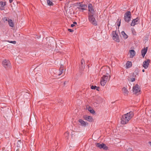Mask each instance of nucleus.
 Wrapping results in <instances>:
<instances>
[{
  "label": "nucleus",
  "mask_w": 151,
  "mask_h": 151,
  "mask_svg": "<svg viewBox=\"0 0 151 151\" xmlns=\"http://www.w3.org/2000/svg\"><path fill=\"white\" fill-rule=\"evenodd\" d=\"M88 8L89 21L93 25L96 26L97 25V22L95 18L94 17L95 12L93 8V7L91 4L89 3L88 4Z\"/></svg>",
  "instance_id": "nucleus-1"
},
{
  "label": "nucleus",
  "mask_w": 151,
  "mask_h": 151,
  "mask_svg": "<svg viewBox=\"0 0 151 151\" xmlns=\"http://www.w3.org/2000/svg\"><path fill=\"white\" fill-rule=\"evenodd\" d=\"M133 111H130L126 114L122 115L121 117V122L122 124H125L128 123L129 121L134 116Z\"/></svg>",
  "instance_id": "nucleus-2"
},
{
  "label": "nucleus",
  "mask_w": 151,
  "mask_h": 151,
  "mask_svg": "<svg viewBox=\"0 0 151 151\" xmlns=\"http://www.w3.org/2000/svg\"><path fill=\"white\" fill-rule=\"evenodd\" d=\"M2 64L3 66L7 70L10 69L12 67L11 64L9 60H4L2 61Z\"/></svg>",
  "instance_id": "nucleus-3"
},
{
  "label": "nucleus",
  "mask_w": 151,
  "mask_h": 151,
  "mask_svg": "<svg viewBox=\"0 0 151 151\" xmlns=\"http://www.w3.org/2000/svg\"><path fill=\"white\" fill-rule=\"evenodd\" d=\"M131 14L130 11H127L124 15V19L127 22H129L131 20Z\"/></svg>",
  "instance_id": "nucleus-4"
},
{
  "label": "nucleus",
  "mask_w": 151,
  "mask_h": 151,
  "mask_svg": "<svg viewBox=\"0 0 151 151\" xmlns=\"http://www.w3.org/2000/svg\"><path fill=\"white\" fill-rule=\"evenodd\" d=\"M113 37V39L117 42H120V39H119L118 35L116 33V31H113L111 33Z\"/></svg>",
  "instance_id": "nucleus-5"
},
{
  "label": "nucleus",
  "mask_w": 151,
  "mask_h": 151,
  "mask_svg": "<svg viewBox=\"0 0 151 151\" xmlns=\"http://www.w3.org/2000/svg\"><path fill=\"white\" fill-rule=\"evenodd\" d=\"M108 78V76H106L104 75L102 77L101 79V81L100 83L101 86H104Z\"/></svg>",
  "instance_id": "nucleus-6"
},
{
  "label": "nucleus",
  "mask_w": 151,
  "mask_h": 151,
  "mask_svg": "<svg viewBox=\"0 0 151 151\" xmlns=\"http://www.w3.org/2000/svg\"><path fill=\"white\" fill-rule=\"evenodd\" d=\"M104 72V74H105L108 75L110 73V69L109 67L106 68H101L100 70V72Z\"/></svg>",
  "instance_id": "nucleus-7"
},
{
  "label": "nucleus",
  "mask_w": 151,
  "mask_h": 151,
  "mask_svg": "<svg viewBox=\"0 0 151 151\" xmlns=\"http://www.w3.org/2000/svg\"><path fill=\"white\" fill-rule=\"evenodd\" d=\"M96 146L100 149L103 148L104 150H106L108 149V147L106 146V145L104 143L101 144L99 143H96Z\"/></svg>",
  "instance_id": "nucleus-8"
},
{
  "label": "nucleus",
  "mask_w": 151,
  "mask_h": 151,
  "mask_svg": "<svg viewBox=\"0 0 151 151\" xmlns=\"http://www.w3.org/2000/svg\"><path fill=\"white\" fill-rule=\"evenodd\" d=\"M80 4L78 5L77 8L78 9L79 11H81V10H86L87 8V6L86 4H81V3H79Z\"/></svg>",
  "instance_id": "nucleus-9"
},
{
  "label": "nucleus",
  "mask_w": 151,
  "mask_h": 151,
  "mask_svg": "<svg viewBox=\"0 0 151 151\" xmlns=\"http://www.w3.org/2000/svg\"><path fill=\"white\" fill-rule=\"evenodd\" d=\"M133 93H134L136 94L140 91V90L139 88V85L138 84H136L135 86H134L133 88Z\"/></svg>",
  "instance_id": "nucleus-10"
},
{
  "label": "nucleus",
  "mask_w": 151,
  "mask_h": 151,
  "mask_svg": "<svg viewBox=\"0 0 151 151\" xmlns=\"http://www.w3.org/2000/svg\"><path fill=\"white\" fill-rule=\"evenodd\" d=\"M150 62V59H147L143 62V66L145 69H147L148 68Z\"/></svg>",
  "instance_id": "nucleus-11"
},
{
  "label": "nucleus",
  "mask_w": 151,
  "mask_h": 151,
  "mask_svg": "<svg viewBox=\"0 0 151 151\" xmlns=\"http://www.w3.org/2000/svg\"><path fill=\"white\" fill-rule=\"evenodd\" d=\"M139 19L138 17L136 19H133L131 23V26H134L135 25L139 23Z\"/></svg>",
  "instance_id": "nucleus-12"
},
{
  "label": "nucleus",
  "mask_w": 151,
  "mask_h": 151,
  "mask_svg": "<svg viewBox=\"0 0 151 151\" xmlns=\"http://www.w3.org/2000/svg\"><path fill=\"white\" fill-rule=\"evenodd\" d=\"M78 122L80 123V125L83 127H85L88 124V123L84 121L82 119H79Z\"/></svg>",
  "instance_id": "nucleus-13"
},
{
  "label": "nucleus",
  "mask_w": 151,
  "mask_h": 151,
  "mask_svg": "<svg viewBox=\"0 0 151 151\" xmlns=\"http://www.w3.org/2000/svg\"><path fill=\"white\" fill-rule=\"evenodd\" d=\"M148 48L147 47H146V48H144V49H143L141 50V54L142 55L143 58H144L145 56V55L147 53V51Z\"/></svg>",
  "instance_id": "nucleus-14"
},
{
  "label": "nucleus",
  "mask_w": 151,
  "mask_h": 151,
  "mask_svg": "<svg viewBox=\"0 0 151 151\" xmlns=\"http://www.w3.org/2000/svg\"><path fill=\"white\" fill-rule=\"evenodd\" d=\"M83 118L86 120L90 122H92L93 120L92 117L90 116L85 115L83 116Z\"/></svg>",
  "instance_id": "nucleus-15"
},
{
  "label": "nucleus",
  "mask_w": 151,
  "mask_h": 151,
  "mask_svg": "<svg viewBox=\"0 0 151 151\" xmlns=\"http://www.w3.org/2000/svg\"><path fill=\"white\" fill-rule=\"evenodd\" d=\"M64 70V67L63 65H61L59 70V73L58 75L59 76L60 75L63 73Z\"/></svg>",
  "instance_id": "nucleus-16"
},
{
  "label": "nucleus",
  "mask_w": 151,
  "mask_h": 151,
  "mask_svg": "<svg viewBox=\"0 0 151 151\" xmlns=\"http://www.w3.org/2000/svg\"><path fill=\"white\" fill-rule=\"evenodd\" d=\"M8 24L10 27H13L14 26V23L12 20L11 19H8Z\"/></svg>",
  "instance_id": "nucleus-17"
},
{
  "label": "nucleus",
  "mask_w": 151,
  "mask_h": 151,
  "mask_svg": "<svg viewBox=\"0 0 151 151\" xmlns=\"http://www.w3.org/2000/svg\"><path fill=\"white\" fill-rule=\"evenodd\" d=\"M130 57L133 58L135 54V52L133 50H130Z\"/></svg>",
  "instance_id": "nucleus-18"
},
{
  "label": "nucleus",
  "mask_w": 151,
  "mask_h": 151,
  "mask_svg": "<svg viewBox=\"0 0 151 151\" xmlns=\"http://www.w3.org/2000/svg\"><path fill=\"white\" fill-rule=\"evenodd\" d=\"M121 34L124 39H126L128 38V36L126 34L124 31L122 32Z\"/></svg>",
  "instance_id": "nucleus-19"
},
{
  "label": "nucleus",
  "mask_w": 151,
  "mask_h": 151,
  "mask_svg": "<svg viewBox=\"0 0 151 151\" xmlns=\"http://www.w3.org/2000/svg\"><path fill=\"white\" fill-rule=\"evenodd\" d=\"M132 62L129 61H127L126 63V67L127 68H130L132 66Z\"/></svg>",
  "instance_id": "nucleus-20"
},
{
  "label": "nucleus",
  "mask_w": 151,
  "mask_h": 151,
  "mask_svg": "<svg viewBox=\"0 0 151 151\" xmlns=\"http://www.w3.org/2000/svg\"><path fill=\"white\" fill-rule=\"evenodd\" d=\"M122 92L125 94H127L128 93V91L127 89L126 88L124 87L122 89Z\"/></svg>",
  "instance_id": "nucleus-21"
},
{
  "label": "nucleus",
  "mask_w": 151,
  "mask_h": 151,
  "mask_svg": "<svg viewBox=\"0 0 151 151\" xmlns=\"http://www.w3.org/2000/svg\"><path fill=\"white\" fill-rule=\"evenodd\" d=\"M96 101L98 103H100L103 102V100L102 98L100 97H98L96 99Z\"/></svg>",
  "instance_id": "nucleus-22"
},
{
  "label": "nucleus",
  "mask_w": 151,
  "mask_h": 151,
  "mask_svg": "<svg viewBox=\"0 0 151 151\" xmlns=\"http://www.w3.org/2000/svg\"><path fill=\"white\" fill-rule=\"evenodd\" d=\"M22 145V144L21 140L18 141L17 144V146L18 147H20Z\"/></svg>",
  "instance_id": "nucleus-23"
},
{
  "label": "nucleus",
  "mask_w": 151,
  "mask_h": 151,
  "mask_svg": "<svg viewBox=\"0 0 151 151\" xmlns=\"http://www.w3.org/2000/svg\"><path fill=\"white\" fill-rule=\"evenodd\" d=\"M47 4L50 6H52L53 5V3L51 0H47Z\"/></svg>",
  "instance_id": "nucleus-24"
},
{
  "label": "nucleus",
  "mask_w": 151,
  "mask_h": 151,
  "mask_svg": "<svg viewBox=\"0 0 151 151\" xmlns=\"http://www.w3.org/2000/svg\"><path fill=\"white\" fill-rule=\"evenodd\" d=\"M88 110L90 112L93 114H94L95 113V111L94 110H93V109H92L91 107H89L88 108Z\"/></svg>",
  "instance_id": "nucleus-25"
},
{
  "label": "nucleus",
  "mask_w": 151,
  "mask_h": 151,
  "mask_svg": "<svg viewBox=\"0 0 151 151\" xmlns=\"http://www.w3.org/2000/svg\"><path fill=\"white\" fill-rule=\"evenodd\" d=\"M85 66V65H80V67H79V68L81 70H82L84 69Z\"/></svg>",
  "instance_id": "nucleus-26"
},
{
  "label": "nucleus",
  "mask_w": 151,
  "mask_h": 151,
  "mask_svg": "<svg viewBox=\"0 0 151 151\" xmlns=\"http://www.w3.org/2000/svg\"><path fill=\"white\" fill-rule=\"evenodd\" d=\"M64 135L65 137L67 138V139H68L69 136V133L68 132L65 133Z\"/></svg>",
  "instance_id": "nucleus-27"
},
{
  "label": "nucleus",
  "mask_w": 151,
  "mask_h": 151,
  "mask_svg": "<svg viewBox=\"0 0 151 151\" xmlns=\"http://www.w3.org/2000/svg\"><path fill=\"white\" fill-rule=\"evenodd\" d=\"M0 5L1 6H4L6 5L5 2L0 1Z\"/></svg>",
  "instance_id": "nucleus-28"
},
{
  "label": "nucleus",
  "mask_w": 151,
  "mask_h": 151,
  "mask_svg": "<svg viewBox=\"0 0 151 151\" xmlns=\"http://www.w3.org/2000/svg\"><path fill=\"white\" fill-rule=\"evenodd\" d=\"M139 70L137 68L135 70L134 72L133 73H134L135 74H136L137 75L139 74Z\"/></svg>",
  "instance_id": "nucleus-29"
},
{
  "label": "nucleus",
  "mask_w": 151,
  "mask_h": 151,
  "mask_svg": "<svg viewBox=\"0 0 151 151\" xmlns=\"http://www.w3.org/2000/svg\"><path fill=\"white\" fill-rule=\"evenodd\" d=\"M121 19H118V21L117 22V25L119 27L120 26L121 24Z\"/></svg>",
  "instance_id": "nucleus-30"
},
{
  "label": "nucleus",
  "mask_w": 151,
  "mask_h": 151,
  "mask_svg": "<svg viewBox=\"0 0 151 151\" xmlns=\"http://www.w3.org/2000/svg\"><path fill=\"white\" fill-rule=\"evenodd\" d=\"M85 65V63L84 60L82 59L81 60V64L80 65Z\"/></svg>",
  "instance_id": "nucleus-31"
},
{
  "label": "nucleus",
  "mask_w": 151,
  "mask_h": 151,
  "mask_svg": "<svg viewBox=\"0 0 151 151\" xmlns=\"http://www.w3.org/2000/svg\"><path fill=\"white\" fill-rule=\"evenodd\" d=\"M148 37H149V35H146L145 36V40L146 41H148Z\"/></svg>",
  "instance_id": "nucleus-32"
},
{
  "label": "nucleus",
  "mask_w": 151,
  "mask_h": 151,
  "mask_svg": "<svg viewBox=\"0 0 151 151\" xmlns=\"http://www.w3.org/2000/svg\"><path fill=\"white\" fill-rule=\"evenodd\" d=\"M97 88V86H93L92 85L91 86V89H95Z\"/></svg>",
  "instance_id": "nucleus-33"
},
{
  "label": "nucleus",
  "mask_w": 151,
  "mask_h": 151,
  "mask_svg": "<svg viewBox=\"0 0 151 151\" xmlns=\"http://www.w3.org/2000/svg\"><path fill=\"white\" fill-rule=\"evenodd\" d=\"M8 19H9L8 18H6V17H4L3 19V20L4 21V22H5L6 21H8Z\"/></svg>",
  "instance_id": "nucleus-34"
},
{
  "label": "nucleus",
  "mask_w": 151,
  "mask_h": 151,
  "mask_svg": "<svg viewBox=\"0 0 151 151\" xmlns=\"http://www.w3.org/2000/svg\"><path fill=\"white\" fill-rule=\"evenodd\" d=\"M135 79L134 77L132 78H131V81L132 82H133L135 81Z\"/></svg>",
  "instance_id": "nucleus-35"
},
{
  "label": "nucleus",
  "mask_w": 151,
  "mask_h": 151,
  "mask_svg": "<svg viewBox=\"0 0 151 151\" xmlns=\"http://www.w3.org/2000/svg\"><path fill=\"white\" fill-rule=\"evenodd\" d=\"M8 42H9L10 43H13L14 44H15L16 43V41H8Z\"/></svg>",
  "instance_id": "nucleus-36"
},
{
  "label": "nucleus",
  "mask_w": 151,
  "mask_h": 151,
  "mask_svg": "<svg viewBox=\"0 0 151 151\" xmlns=\"http://www.w3.org/2000/svg\"><path fill=\"white\" fill-rule=\"evenodd\" d=\"M4 6H1L0 7V9L1 10H4Z\"/></svg>",
  "instance_id": "nucleus-37"
},
{
  "label": "nucleus",
  "mask_w": 151,
  "mask_h": 151,
  "mask_svg": "<svg viewBox=\"0 0 151 151\" xmlns=\"http://www.w3.org/2000/svg\"><path fill=\"white\" fill-rule=\"evenodd\" d=\"M127 151H132V150L131 148H129L127 150Z\"/></svg>",
  "instance_id": "nucleus-38"
},
{
  "label": "nucleus",
  "mask_w": 151,
  "mask_h": 151,
  "mask_svg": "<svg viewBox=\"0 0 151 151\" xmlns=\"http://www.w3.org/2000/svg\"><path fill=\"white\" fill-rule=\"evenodd\" d=\"M68 30L70 32H72L73 31V30L72 29H68Z\"/></svg>",
  "instance_id": "nucleus-39"
},
{
  "label": "nucleus",
  "mask_w": 151,
  "mask_h": 151,
  "mask_svg": "<svg viewBox=\"0 0 151 151\" xmlns=\"http://www.w3.org/2000/svg\"><path fill=\"white\" fill-rule=\"evenodd\" d=\"M136 75H136V74H134V73H133V77H136Z\"/></svg>",
  "instance_id": "nucleus-40"
},
{
  "label": "nucleus",
  "mask_w": 151,
  "mask_h": 151,
  "mask_svg": "<svg viewBox=\"0 0 151 151\" xmlns=\"http://www.w3.org/2000/svg\"><path fill=\"white\" fill-rule=\"evenodd\" d=\"M96 90L97 91H99V87H97V88H96Z\"/></svg>",
  "instance_id": "nucleus-41"
},
{
  "label": "nucleus",
  "mask_w": 151,
  "mask_h": 151,
  "mask_svg": "<svg viewBox=\"0 0 151 151\" xmlns=\"http://www.w3.org/2000/svg\"><path fill=\"white\" fill-rule=\"evenodd\" d=\"M75 26V25L74 24H72L71 25V27H74Z\"/></svg>",
  "instance_id": "nucleus-42"
},
{
  "label": "nucleus",
  "mask_w": 151,
  "mask_h": 151,
  "mask_svg": "<svg viewBox=\"0 0 151 151\" xmlns=\"http://www.w3.org/2000/svg\"><path fill=\"white\" fill-rule=\"evenodd\" d=\"M13 0H9V1L10 3H12V2Z\"/></svg>",
  "instance_id": "nucleus-43"
},
{
  "label": "nucleus",
  "mask_w": 151,
  "mask_h": 151,
  "mask_svg": "<svg viewBox=\"0 0 151 151\" xmlns=\"http://www.w3.org/2000/svg\"><path fill=\"white\" fill-rule=\"evenodd\" d=\"M73 24H77V23L76 22H73Z\"/></svg>",
  "instance_id": "nucleus-44"
},
{
  "label": "nucleus",
  "mask_w": 151,
  "mask_h": 151,
  "mask_svg": "<svg viewBox=\"0 0 151 151\" xmlns=\"http://www.w3.org/2000/svg\"><path fill=\"white\" fill-rule=\"evenodd\" d=\"M149 143L150 144V145L151 146V142H149Z\"/></svg>",
  "instance_id": "nucleus-45"
},
{
  "label": "nucleus",
  "mask_w": 151,
  "mask_h": 151,
  "mask_svg": "<svg viewBox=\"0 0 151 151\" xmlns=\"http://www.w3.org/2000/svg\"><path fill=\"white\" fill-rule=\"evenodd\" d=\"M142 71L143 72H145V70L144 69H143L142 70Z\"/></svg>",
  "instance_id": "nucleus-46"
},
{
  "label": "nucleus",
  "mask_w": 151,
  "mask_h": 151,
  "mask_svg": "<svg viewBox=\"0 0 151 151\" xmlns=\"http://www.w3.org/2000/svg\"><path fill=\"white\" fill-rule=\"evenodd\" d=\"M110 76H109V78L108 79V80H109L110 79Z\"/></svg>",
  "instance_id": "nucleus-47"
},
{
  "label": "nucleus",
  "mask_w": 151,
  "mask_h": 151,
  "mask_svg": "<svg viewBox=\"0 0 151 151\" xmlns=\"http://www.w3.org/2000/svg\"><path fill=\"white\" fill-rule=\"evenodd\" d=\"M65 82H64V85H65Z\"/></svg>",
  "instance_id": "nucleus-48"
},
{
  "label": "nucleus",
  "mask_w": 151,
  "mask_h": 151,
  "mask_svg": "<svg viewBox=\"0 0 151 151\" xmlns=\"http://www.w3.org/2000/svg\"><path fill=\"white\" fill-rule=\"evenodd\" d=\"M18 149L17 150V151H18Z\"/></svg>",
  "instance_id": "nucleus-49"
}]
</instances>
